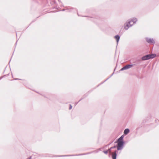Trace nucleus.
Returning <instances> with one entry per match:
<instances>
[{
  "mask_svg": "<svg viewBox=\"0 0 159 159\" xmlns=\"http://www.w3.org/2000/svg\"><path fill=\"white\" fill-rule=\"evenodd\" d=\"M83 98H81V99H80L79 101V102H76V103H75V105H77V104L79 102H80V101H81V100H82Z\"/></svg>",
  "mask_w": 159,
  "mask_h": 159,
  "instance_id": "obj_16",
  "label": "nucleus"
},
{
  "mask_svg": "<svg viewBox=\"0 0 159 159\" xmlns=\"http://www.w3.org/2000/svg\"><path fill=\"white\" fill-rule=\"evenodd\" d=\"M134 66V65L133 64H128L127 65L125 66L124 67H122L120 70V71H123L124 70H127L129 69L132 66Z\"/></svg>",
  "mask_w": 159,
  "mask_h": 159,
  "instance_id": "obj_3",
  "label": "nucleus"
},
{
  "mask_svg": "<svg viewBox=\"0 0 159 159\" xmlns=\"http://www.w3.org/2000/svg\"><path fill=\"white\" fill-rule=\"evenodd\" d=\"M112 142L111 143H109V144L106 145V147H107V146H109Z\"/></svg>",
  "mask_w": 159,
  "mask_h": 159,
  "instance_id": "obj_20",
  "label": "nucleus"
},
{
  "mask_svg": "<svg viewBox=\"0 0 159 159\" xmlns=\"http://www.w3.org/2000/svg\"><path fill=\"white\" fill-rule=\"evenodd\" d=\"M146 41L150 44L153 43L155 44V41L152 38H149L148 37L146 38Z\"/></svg>",
  "mask_w": 159,
  "mask_h": 159,
  "instance_id": "obj_4",
  "label": "nucleus"
},
{
  "mask_svg": "<svg viewBox=\"0 0 159 159\" xmlns=\"http://www.w3.org/2000/svg\"><path fill=\"white\" fill-rule=\"evenodd\" d=\"M138 20L137 18L134 17L131 19H130L129 20V24H131V22H133V25L135 24L136 22Z\"/></svg>",
  "mask_w": 159,
  "mask_h": 159,
  "instance_id": "obj_5",
  "label": "nucleus"
},
{
  "mask_svg": "<svg viewBox=\"0 0 159 159\" xmlns=\"http://www.w3.org/2000/svg\"><path fill=\"white\" fill-rule=\"evenodd\" d=\"M77 15L79 16H80L79 15V14L78 13H77Z\"/></svg>",
  "mask_w": 159,
  "mask_h": 159,
  "instance_id": "obj_24",
  "label": "nucleus"
},
{
  "mask_svg": "<svg viewBox=\"0 0 159 159\" xmlns=\"http://www.w3.org/2000/svg\"><path fill=\"white\" fill-rule=\"evenodd\" d=\"M116 148H117V145H115L113 147H111L110 148L108 149V150L109 151V152H111V150L112 149H113Z\"/></svg>",
  "mask_w": 159,
  "mask_h": 159,
  "instance_id": "obj_13",
  "label": "nucleus"
},
{
  "mask_svg": "<svg viewBox=\"0 0 159 159\" xmlns=\"http://www.w3.org/2000/svg\"><path fill=\"white\" fill-rule=\"evenodd\" d=\"M103 152L105 154H107L108 153V152H109V151L108 150V149L106 150V151H103Z\"/></svg>",
  "mask_w": 159,
  "mask_h": 159,
  "instance_id": "obj_15",
  "label": "nucleus"
},
{
  "mask_svg": "<svg viewBox=\"0 0 159 159\" xmlns=\"http://www.w3.org/2000/svg\"><path fill=\"white\" fill-rule=\"evenodd\" d=\"M11 60V59H10V61ZM10 61H9V63H10Z\"/></svg>",
  "mask_w": 159,
  "mask_h": 159,
  "instance_id": "obj_25",
  "label": "nucleus"
},
{
  "mask_svg": "<svg viewBox=\"0 0 159 159\" xmlns=\"http://www.w3.org/2000/svg\"><path fill=\"white\" fill-rule=\"evenodd\" d=\"M98 152V150H97V149L96 150L91 152H92V153H97Z\"/></svg>",
  "mask_w": 159,
  "mask_h": 159,
  "instance_id": "obj_14",
  "label": "nucleus"
},
{
  "mask_svg": "<svg viewBox=\"0 0 159 159\" xmlns=\"http://www.w3.org/2000/svg\"><path fill=\"white\" fill-rule=\"evenodd\" d=\"M92 153V152H90L87 153H83V154H78V155H75V156H81V155H87V154H91ZM74 156L75 155H62V156H59V157H67V156Z\"/></svg>",
  "mask_w": 159,
  "mask_h": 159,
  "instance_id": "obj_7",
  "label": "nucleus"
},
{
  "mask_svg": "<svg viewBox=\"0 0 159 159\" xmlns=\"http://www.w3.org/2000/svg\"><path fill=\"white\" fill-rule=\"evenodd\" d=\"M84 16V17H86V16Z\"/></svg>",
  "mask_w": 159,
  "mask_h": 159,
  "instance_id": "obj_26",
  "label": "nucleus"
},
{
  "mask_svg": "<svg viewBox=\"0 0 159 159\" xmlns=\"http://www.w3.org/2000/svg\"><path fill=\"white\" fill-rule=\"evenodd\" d=\"M133 25V24H129V22L127 23V22L124 25V29L125 30H127L129 28V27L132 26Z\"/></svg>",
  "mask_w": 159,
  "mask_h": 159,
  "instance_id": "obj_6",
  "label": "nucleus"
},
{
  "mask_svg": "<svg viewBox=\"0 0 159 159\" xmlns=\"http://www.w3.org/2000/svg\"><path fill=\"white\" fill-rule=\"evenodd\" d=\"M156 56V54L154 53L148 54L142 57L141 59L142 61L147 60L150 59L154 58Z\"/></svg>",
  "mask_w": 159,
  "mask_h": 159,
  "instance_id": "obj_2",
  "label": "nucleus"
},
{
  "mask_svg": "<svg viewBox=\"0 0 159 159\" xmlns=\"http://www.w3.org/2000/svg\"><path fill=\"white\" fill-rule=\"evenodd\" d=\"M4 76H1L0 77V80H1L2 78Z\"/></svg>",
  "mask_w": 159,
  "mask_h": 159,
  "instance_id": "obj_19",
  "label": "nucleus"
},
{
  "mask_svg": "<svg viewBox=\"0 0 159 159\" xmlns=\"http://www.w3.org/2000/svg\"><path fill=\"white\" fill-rule=\"evenodd\" d=\"M21 80L20 79H15V80Z\"/></svg>",
  "mask_w": 159,
  "mask_h": 159,
  "instance_id": "obj_21",
  "label": "nucleus"
},
{
  "mask_svg": "<svg viewBox=\"0 0 159 159\" xmlns=\"http://www.w3.org/2000/svg\"><path fill=\"white\" fill-rule=\"evenodd\" d=\"M65 10H66V9H63L62 10H61V11H65Z\"/></svg>",
  "mask_w": 159,
  "mask_h": 159,
  "instance_id": "obj_22",
  "label": "nucleus"
},
{
  "mask_svg": "<svg viewBox=\"0 0 159 159\" xmlns=\"http://www.w3.org/2000/svg\"><path fill=\"white\" fill-rule=\"evenodd\" d=\"M102 149V148H100L97 149V150H98V152H99V151H101Z\"/></svg>",
  "mask_w": 159,
  "mask_h": 159,
  "instance_id": "obj_18",
  "label": "nucleus"
},
{
  "mask_svg": "<svg viewBox=\"0 0 159 159\" xmlns=\"http://www.w3.org/2000/svg\"><path fill=\"white\" fill-rule=\"evenodd\" d=\"M115 38L116 39L117 44H118L120 38V36L119 35H117L115 36Z\"/></svg>",
  "mask_w": 159,
  "mask_h": 159,
  "instance_id": "obj_9",
  "label": "nucleus"
},
{
  "mask_svg": "<svg viewBox=\"0 0 159 159\" xmlns=\"http://www.w3.org/2000/svg\"><path fill=\"white\" fill-rule=\"evenodd\" d=\"M72 106H71V105L70 104V107H69V110H70L72 109Z\"/></svg>",
  "mask_w": 159,
  "mask_h": 159,
  "instance_id": "obj_17",
  "label": "nucleus"
},
{
  "mask_svg": "<svg viewBox=\"0 0 159 159\" xmlns=\"http://www.w3.org/2000/svg\"><path fill=\"white\" fill-rule=\"evenodd\" d=\"M124 137V136L123 135H121L115 142V143H117V150H121L124 147V144L125 143V142L123 141Z\"/></svg>",
  "mask_w": 159,
  "mask_h": 159,
  "instance_id": "obj_1",
  "label": "nucleus"
},
{
  "mask_svg": "<svg viewBox=\"0 0 159 159\" xmlns=\"http://www.w3.org/2000/svg\"><path fill=\"white\" fill-rule=\"evenodd\" d=\"M114 74V73H113L108 78H107V79H106L103 82H102L100 84H99L98 86L99 85H100V84H102L103 83H104L107 80L109 79L110 78H111L112 75H113Z\"/></svg>",
  "mask_w": 159,
  "mask_h": 159,
  "instance_id": "obj_12",
  "label": "nucleus"
},
{
  "mask_svg": "<svg viewBox=\"0 0 159 159\" xmlns=\"http://www.w3.org/2000/svg\"><path fill=\"white\" fill-rule=\"evenodd\" d=\"M66 10H68V12H71L72 11V10H74L75 11H77V10L75 8H74L73 7H71L70 9L66 8Z\"/></svg>",
  "mask_w": 159,
  "mask_h": 159,
  "instance_id": "obj_11",
  "label": "nucleus"
},
{
  "mask_svg": "<svg viewBox=\"0 0 159 159\" xmlns=\"http://www.w3.org/2000/svg\"><path fill=\"white\" fill-rule=\"evenodd\" d=\"M118 150H116L112 154V159H116V157Z\"/></svg>",
  "mask_w": 159,
  "mask_h": 159,
  "instance_id": "obj_8",
  "label": "nucleus"
},
{
  "mask_svg": "<svg viewBox=\"0 0 159 159\" xmlns=\"http://www.w3.org/2000/svg\"><path fill=\"white\" fill-rule=\"evenodd\" d=\"M31 158V157H29V158H28L27 159H30Z\"/></svg>",
  "mask_w": 159,
  "mask_h": 159,
  "instance_id": "obj_23",
  "label": "nucleus"
},
{
  "mask_svg": "<svg viewBox=\"0 0 159 159\" xmlns=\"http://www.w3.org/2000/svg\"><path fill=\"white\" fill-rule=\"evenodd\" d=\"M129 131L130 130L129 129H125L124 131V134L125 135H127L129 132Z\"/></svg>",
  "mask_w": 159,
  "mask_h": 159,
  "instance_id": "obj_10",
  "label": "nucleus"
}]
</instances>
